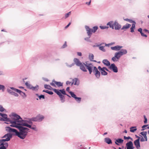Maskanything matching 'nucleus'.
Here are the masks:
<instances>
[{
	"mask_svg": "<svg viewBox=\"0 0 149 149\" xmlns=\"http://www.w3.org/2000/svg\"><path fill=\"white\" fill-rule=\"evenodd\" d=\"M8 122L11 124L10 125V127L17 128L19 130V132L16 129L12 128L9 126L6 127V130L9 133L5 134L1 137L2 138L5 139H0V149H7L8 144L6 142L9 141L13 136H17L22 139H24L29 130L27 127L22 126L20 124L15 121L11 120L10 118V121Z\"/></svg>",
	"mask_w": 149,
	"mask_h": 149,
	"instance_id": "f257e3e1",
	"label": "nucleus"
},
{
	"mask_svg": "<svg viewBox=\"0 0 149 149\" xmlns=\"http://www.w3.org/2000/svg\"><path fill=\"white\" fill-rule=\"evenodd\" d=\"M107 25L109 26V27L112 29H114H114L115 30H119L121 27V25L116 21H115L114 23L113 21H110L107 24Z\"/></svg>",
	"mask_w": 149,
	"mask_h": 149,
	"instance_id": "f03ea898",
	"label": "nucleus"
},
{
	"mask_svg": "<svg viewBox=\"0 0 149 149\" xmlns=\"http://www.w3.org/2000/svg\"><path fill=\"white\" fill-rule=\"evenodd\" d=\"M73 61L74 64H75L77 66H79L80 69L82 71L84 72H87V70L84 66L83 63H81L78 59L76 58H74Z\"/></svg>",
	"mask_w": 149,
	"mask_h": 149,
	"instance_id": "7ed1b4c3",
	"label": "nucleus"
},
{
	"mask_svg": "<svg viewBox=\"0 0 149 149\" xmlns=\"http://www.w3.org/2000/svg\"><path fill=\"white\" fill-rule=\"evenodd\" d=\"M85 28L87 32V33L89 35H92V33H95L98 29L97 26H95L93 27V29L90 28L89 26H86Z\"/></svg>",
	"mask_w": 149,
	"mask_h": 149,
	"instance_id": "20e7f679",
	"label": "nucleus"
},
{
	"mask_svg": "<svg viewBox=\"0 0 149 149\" xmlns=\"http://www.w3.org/2000/svg\"><path fill=\"white\" fill-rule=\"evenodd\" d=\"M12 116L14 117L13 118V121H15L19 124H20L21 125L22 122V120H23L21 117L17 114L15 113H13L12 114Z\"/></svg>",
	"mask_w": 149,
	"mask_h": 149,
	"instance_id": "39448f33",
	"label": "nucleus"
},
{
	"mask_svg": "<svg viewBox=\"0 0 149 149\" xmlns=\"http://www.w3.org/2000/svg\"><path fill=\"white\" fill-rule=\"evenodd\" d=\"M44 118V117L43 116L39 114L35 117L31 118V120L33 121L40 122Z\"/></svg>",
	"mask_w": 149,
	"mask_h": 149,
	"instance_id": "423d86ee",
	"label": "nucleus"
},
{
	"mask_svg": "<svg viewBox=\"0 0 149 149\" xmlns=\"http://www.w3.org/2000/svg\"><path fill=\"white\" fill-rule=\"evenodd\" d=\"M85 63H83L84 66L86 67V69L89 71V74H91L92 72V66L93 65L92 63H88L86 62Z\"/></svg>",
	"mask_w": 149,
	"mask_h": 149,
	"instance_id": "0eeeda50",
	"label": "nucleus"
},
{
	"mask_svg": "<svg viewBox=\"0 0 149 149\" xmlns=\"http://www.w3.org/2000/svg\"><path fill=\"white\" fill-rule=\"evenodd\" d=\"M54 92L56 93L60 98V100L63 103L65 101V98L64 95L62 94L60 92L58 91V90L55 89L54 90Z\"/></svg>",
	"mask_w": 149,
	"mask_h": 149,
	"instance_id": "6e6552de",
	"label": "nucleus"
},
{
	"mask_svg": "<svg viewBox=\"0 0 149 149\" xmlns=\"http://www.w3.org/2000/svg\"><path fill=\"white\" fill-rule=\"evenodd\" d=\"M10 88L19 93L23 98H25L26 97L25 93L20 90L16 89L14 87H10Z\"/></svg>",
	"mask_w": 149,
	"mask_h": 149,
	"instance_id": "1a4fd4ad",
	"label": "nucleus"
},
{
	"mask_svg": "<svg viewBox=\"0 0 149 149\" xmlns=\"http://www.w3.org/2000/svg\"><path fill=\"white\" fill-rule=\"evenodd\" d=\"M63 83H61L60 81H57L54 79L53 80L52 82L50 84L52 86L56 87L55 84L58 87H60L63 86Z\"/></svg>",
	"mask_w": 149,
	"mask_h": 149,
	"instance_id": "9d476101",
	"label": "nucleus"
},
{
	"mask_svg": "<svg viewBox=\"0 0 149 149\" xmlns=\"http://www.w3.org/2000/svg\"><path fill=\"white\" fill-rule=\"evenodd\" d=\"M69 93L70 94L71 97L74 98L78 103H79L80 102L81 100V97H77L76 95L73 92L70 91L69 92Z\"/></svg>",
	"mask_w": 149,
	"mask_h": 149,
	"instance_id": "9b49d317",
	"label": "nucleus"
},
{
	"mask_svg": "<svg viewBox=\"0 0 149 149\" xmlns=\"http://www.w3.org/2000/svg\"><path fill=\"white\" fill-rule=\"evenodd\" d=\"M109 68L112 70L114 72L116 73L118 72V68L114 63L111 64L109 66Z\"/></svg>",
	"mask_w": 149,
	"mask_h": 149,
	"instance_id": "f8f14e48",
	"label": "nucleus"
},
{
	"mask_svg": "<svg viewBox=\"0 0 149 149\" xmlns=\"http://www.w3.org/2000/svg\"><path fill=\"white\" fill-rule=\"evenodd\" d=\"M32 121V120H31V118L29 119V120H22V122L21 124V125L23 127L25 126L26 127V126L24 125V124H29L30 125H31V126L33 125V122Z\"/></svg>",
	"mask_w": 149,
	"mask_h": 149,
	"instance_id": "ddd939ff",
	"label": "nucleus"
},
{
	"mask_svg": "<svg viewBox=\"0 0 149 149\" xmlns=\"http://www.w3.org/2000/svg\"><path fill=\"white\" fill-rule=\"evenodd\" d=\"M126 148L127 149H134L133 143L131 141H130L126 144Z\"/></svg>",
	"mask_w": 149,
	"mask_h": 149,
	"instance_id": "4468645a",
	"label": "nucleus"
},
{
	"mask_svg": "<svg viewBox=\"0 0 149 149\" xmlns=\"http://www.w3.org/2000/svg\"><path fill=\"white\" fill-rule=\"evenodd\" d=\"M134 143L137 149H141L140 140H135Z\"/></svg>",
	"mask_w": 149,
	"mask_h": 149,
	"instance_id": "2eb2a0df",
	"label": "nucleus"
},
{
	"mask_svg": "<svg viewBox=\"0 0 149 149\" xmlns=\"http://www.w3.org/2000/svg\"><path fill=\"white\" fill-rule=\"evenodd\" d=\"M124 140L121 138H118L115 140V143L117 146H120L119 144L123 143Z\"/></svg>",
	"mask_w": 149,
	"mask_h": 149,
	"instance_id": "dca6fc26",
	"label": "nucleus"
},
{
	"mask_svg": "<svg viewBox=\"0 0 149 149\" xmlns=\"http://www.w3.org/2000/svg\"><path fill=\"white\" fill-rule=\"evenodd\" d=\"M26 126V127H27L29 128L32 129L36 131H38V129L36 127V126L35 125H33V127H32L31 125H30L29 124H24Z\"/></svg>",
	"mask_w": 149,
	"mask_h": 149,
	"instance_id": "f3484780",
	"label": "nucleus"
},
{
	"mask_svg": "<svg viewBox=\"0 0 149 149\" xmlns=\"http://www.w3.org/2000/svg\"><path fill=\"white\" fill-rule=\"evenodd\" d=\"M123 47L122 46L119 45H116L114 47H111V49L113 50L119 51Z\"/></svg>",
	"mask_w": 149,
	"mask_h": 149,
	"instance_id": "a211bd4d",
	"label": "nucleus"
},
{
	"mask_svg": "<svg viewBox=\"0 0 149 149\" xmlns=\"http://www.w3.org/2000/svg\"><path fill=\"white\" fill-rule=\"evenodd\" d=\"M0 116H2L3 118L6 120L7 122L10 121V118H8L7 115L6 114L0 113Z\"/></svg>",
	"mask_w": 149,
	"mask_h": 149,
	"instance_id": "6ab92c4d",
	"label": "nucleus"
},
{
	"mask_svg": "<svg viewBox=\"0 0 149 149\" xmlns=\"http://www.w3.org/2000/svg\"><path fill=\"white\" fill-rule=\"evenodd\" d=\"M104 140V141L108 144H111L112 143L111 139L108 137L106 138Z\"/></svg>",
	"mask_w": 149,
	"mask_h": 149,
	"instance_id": "aec40b11",
	"label": "nucleus"
},
{
	"mask_svg": "<svg viewBox=\"0 0 149 149\" xmlns=\"http://www.w3.org/2000/svg\"><path fill=\"white\" fill-rule=\"evenodd\" d=\"M102 63L107 66H109L110 65V62L107 59H104L102 61Z\"/></svg>",
	"mask_w": 149,
	"mask_h": 149,
	"instance_id": "412c9836",
	"label": "nucleus"
},
{
	"mask_svg": "<svg viewBox=\"0 0 149 149\" xmlns=\"http://www.w3.org/2000/svg\"><path fill=\"white\" fill-rule=\"evenodd\" d=\"M122 56V55L119 51L116 52L115 53L114 56L116 58L118 59H119Z\"/></svg>",
	"mask_w": 149,
	"mask_h": 149,
	"instance_id": "4be33fe9",
	"label": "nucleus"
},
{
	"mask_svg": "<svg viewBox=\"0 0 149 149\" xmlns=\"http://www.w3.org/2000/svg\"><path fill=\"white\" fill-rule=\"evenodd\" d=\"M138 31L141 34V36H143V37H147V35H146V34H144L143 32V31H142V29L141 28H139L138 29Z\"/></svg>",
	"mask_w": 149,
	"mask_h": 149,
	"instance_id": "5701e85b",
	"label": "nucleus"
},
{
	"mask_svg": "<svg viewBox=\"0 0 149 149\" xmlns=\"http://www.w3.org/2000/svg\"><path fill=\"white\" fill-rule=\"evenodd\" d=\"M95 73L94 74L96 77L97 79H99L100 76V72L98 70H97L95 72Z\"/></svg>",
	"mask_w": 149,
	"mask_h": 149,
	"instance_id": "b1692460",
	"label": "nucleus"
},
{
	"mask_svg": "<svg viewBox=\"0 0 149 149\" xmlns=\"http://www.w3.org/2000/svg\"><path fill=\"white\" fill-rule=\"evenodd\" d=\"M131 25L130 24L127 23L125 25H124L122 28L121 29V30H124V29H127L130 28Z\"/></svg>",
	"mask_w": 149,
	"mask_h": 149,
	"instance_id": "393cba45",
	"label": "nucleus"
},
{
	"mask_svg": "<svg viewBox=\"0 0 149 149\" xmlns=\"http://www.w3.org/2000/svg\"><path fill=\"white\" fill-rule=\"evenodd\" d=\"M44 88L49 90H53L54 91V90L55 89L53 88L52 87L49 85L45 84L44 85Z\"/></svg>",
	"mask_w": 149,
	"mask_h": 149,
	"instance_id": "a878e982",
	"label": "nucleus"
},
{
	"mask_svg": "<svg viewBox=\"0 0 149 149\" xmlns=\"http://www.w3.org/2000/svg\"><path fill=\"white\" fill-rule=\"evenodd\" d=\"M79 80L78 78H75L72 79V81L74 83V85H77L78 86L79 84V82H77V81H78Z\"/></svg>",
	"mask_w": 149,
	"mask_h": 149,
	"instance_id": "bb28decb",
	"label": "nucleus"
},
{
	"mask_svg": "<svg viewBox=\"0 0 149 149\" xmlns=\"http://www.w3.org/2000/svg\"><path fill=\"white\" fill-rule=\"evenodd\" d=\"M136 126H132L130 128V131L132 132H134L136 131L137 129Z\"/></svg>",
	"mask_w": 149,
	"mask_h": 149,
	"instance_id": "cd10ccee",
	"label": "nucleus"
},
{
	"mask_svg": "<svg viewBox=\"0 0 149 149\" xmlns=\"http://www.w3.org/2000/svg\"><path fill=\"white\" fill-rule=\"evenodd\" d=\"M39 89V86L38 85H36L34 87L33 86L31 88V89L33 91H37Z\"/></svg>",
	"mask_w": 149,
	"mask_h": 149,
	"instance_id": "c85d7f7f",
	"label": "nucleus"
},
{
	"mask_svg": "<svg viewBox=\"0 0 149 149\" xmlns=\"http://www.w3.org/2000/svg\"><path fill=\"white\" fill-rule=\"evenodd\" d=\"M119 52L122 56L124 54H126L127 53V50L125 49H121Z\"/></svg>",
	"mask_w": 149,
	"mask_h": 149,
	"instance_id": "c756f323",
	"label": "nucleus"
},
{
	"mask_svg": "<svg viewBox=\"0 0 149 149\" xmlns=\"http://www.w3.org/2000/svg\"><path fill=\"white\" fill-rule=\"evenodd\" d=\"M135 24L134 23H133L132 24V27L130 28V32L132 33H133L134 32V29L135 27Z\"/></svg>",
	"mask_w": 149,
	"mask_h": 149,
	"instance_id": "7c9ffc66",
	"label": "nucleus"
},
{
	"mask_svg": "<svg viewBox=\"0 0 149 149\" xmlns=\"http://www.w3.org/2000/svg\"><path fill=\"white\" fill-rule=\"evenodd\" d=\"M58 91H59L62 94L64 95H66V93L65 89L64 88H63L62 89L58 90Z\"/></svg>",
	"mask_w": 149,
	"mask_h": 149,
	"instance_id": "2f4dec72",
	"label": "nucleus"
},
{
	"mask_svg": "<svg viewBox=\"0 0 149 149\" xmlns=\"http://www.w3.org/2000/svg\"><path fill=\"white\" fill-rule=\"evenodd\" d=\"M88 36V37L85 38H84V40L87 42H91V41L90 40L89 38H91V36L92 35H89L88 34H87Z\"/></svg>",
	"mask_w": 149,
	"mask_h": 149,
	"instance_id": "473e14b6",
	"label": "nucleus"
},
{
	"mask_svg": "<svg viewBox=\"0 0 149 149\" xmlns=\"http://www.w3.org/2000/svg\"><path fill=\"white\" fill-rule=\"evenodd\" d=\"M124 20L127 22H129L131 23H134L135 24H136V23L135 22V21L128 18L124 19Z\"/></svg>",
	"mask_w": 149,
	"mask_h": 149,
	"instance_id": "72a5a7b5",
	"label": "nucleus"
},
{
	"mask_svg": "<svg viewBox=\"0 0 149 149\" xmlns=\"http://www.w3.org/2000/svg\"><path fill=\"white\" fill-rule=\"evenodd\" d=\"M25 84L27 88H29V89H31V88L32 87V85L29 84L27 82H26L25 83Z\"/></svg>",
	"mask_w": 149,
	"mask_h": 149,
	"instance_id": "f704fd0d",
	"label": "nucleus"
},
{
	"mask_svg": "<svg viewBox=\"0 0 149 149\" xmlns=\"http://www.w3.org/2000/svg\"><path fill=\"white\" fill-rule=\"evenodd\" d=\"M11 89L10 88V89L9 88H7V91L8 93L11 95H12L13 94L14 92H13L12 90H11Z\"/></svg>",
	"mask_w": 149,
	"mask_h": 149,
	"instance_id": "c9c22d12",
	"label": "nucleus"
},
{
	"mask_svg": "<svg viewBox=\"0 0 149 149\" xmlns=\"http://www.w3.org/2000/svg\"><path fill=\"white\" fill-rule=\"evenodd\" d=\"M101 74L102 75H106L107 74V72L104 69H103L101 71Z\"/></svg>",
	"mask_w": 149,
	"mask_h": 149,
	"instance_id": "e433bc0d",
	"label": "nucleus"
},
{
	"mask_svg": "<svg viewBox=\"0 0 149 149\" xmlns=\"http://www.w3.org/2000/svg\"><path fill=\"white\" fill-rule=\"evenodd\" d=\"M148 125H144L142 126L141 128L142 129L141 130V131H143L145 130H146V127L148 126Z\"/></svg>",
	"mask_w": 149,
	"mask_h": 149,
	"instance_id": "4c0bfd02",
	"label": "nucleus"
},
{
	"mask_svg": "<svg viewBox=\"0 0 149 149\" xmlns=\"http://www.w3.org/2000/svg\"><path fill=\"white\" fill-rule=\"evenodd\" d=\"M5 88V87L4 85L0 84V90H1L3 92Z\"/></svg>",
	"mask_w": 149,
	"mask_h": 149,
	"instance_id": "58836bf2",
	"label": "nucleus"
},
{
	"mask_svg": "<svg viewBox=\"0 0 149 149\" xmlns=\"http://www.w3.org/2000/svg\"><path fill=\"white\" fill-rule=\"evenodd\" d=\"M99 49L100 50H101L103 52H106V50L104 49V46H99Z\"/></svg>",
	"mask_w": 149,
	"mask_h": 149,
	"instance_id": "ea45409f",
	"label": "nucleus"
},
{
	"mask_svg": "<svg viewBox=\"0 0 149 149\" xmlns=\"http://www.w3.org/2000/svg\"><path fill=\"white\" fill-rule=\"evenodd\" d=\"M124 139L125 140H128V139H130L132 141L133 140V139L130 136H128L127 137L125 136H124Z\"/></svg>",
	"mask_w": 149,
	"mask_h": 149,
	"instance_id": "a19ab883",
	"label": "nucleus"
},
{
	"mask_svg": "<svg viewBox=\"0 0 149 149\" xmlns=\"http://www.w3.org/2000/svg\"><path fill=\"white\" fill-rule=\"evenodd\" d=\"M89 58L91 61H92L94 59V55L92 54H90L89 55Z\"/></svg>",
	"mask_w": 149,
	"mask_h": 149,
	"instance_id": "79ce46f5",
	"label": "nucleus"
},
{
	"mask_svg": "<svg viewBox=\"0 0 149 149\" xmlns=\"http://www.w3.org/2000/svg\"><path fill=\"white\" fill-rule=\"evenodd\" d=\"M140 134L143 136V137H144V138H145V141H147V138L146 135L143 134V133L142 132H141L140 133Z\"/></svg>",
	"mask_w": 149,
	"mask_h": 149,
	"instance_id": "37998d69",
	"label": "nucleus"
},
{
	"mask_svg": "<svg viewBox=\"0 0 149 149\" xmlns=\"http://www.w3.org/2000/svg\"><path fill=\"white\" fill-rule=\"evenodd\" d=\"M4 111H6V109L3 107L1 105H0V111L3 112Z\"/></svg>",
	"mask_w": 149,
	"mask_h": 149,
	"instance_id": "c03bdc74",
	"label": "nucleus"
},
{
	"mask_svg": "<svg viewBox=\"0 0 149 149\" xmlns=\"http://www.w3.org/2000/svg\"><path fill=\"white\" fill-rule=\"evenodd\" d=\"M38 98L40 100L41 99H44L45 98V96L41 94L40 95V96H39Z\"/></svg>",
	"mask_w": 149,
	"mask_h": 149,
	"instance_id": "a18cd8bd",
	"label": "nucleus"
},
{
	"mask_svg": "<svg viewBox=\"0 0 149 149\" xmlns=\"http://www.w3.org/2000/svg\"><path fill=\"white\" fill-rule=\"evenodd\" d=\"M100 27L102 29H108L109 28L108 26H100Z\"/></svg>",
	"mask_w": 149,
	"mask_h": 149,
	"instance_id": "49530a36",
	"label": "nucleus"
},
{
	"mask_svg": "<svg viewBox=\"0 0 149 149\" xmlns=\"http://www.w3.org/2000/svg\"><path fill=\"white\" fill-rule=\"evenodd\" d=\"M46 93L50 95H52L54 93L53 92L49 91L48 90H47V91H46Z\"/></svg>",
	"mask_w": 149,
	"mask_h": 149,
	"instance_id": "de8ad7c7",
	"label": "nucleus"
},
{
	"mask_svg": "<svg viewBox=\"0 0 149 149\" xmlns=\"http://www.w3.org/2000/svg\"><path fill=\"white\" fill-rule=\"evenodd\" d=\"M70 14L71 12H69L68 13L66 14L65 15V18H67L69 16V15Z\"/></svg>",
	"mask_w": 149,
	"mask_h": 149,
	"instance_id": "09e8293b",
	"label": "nucleus"
},
{
	"mask_svg": "<svg viewBox=\"0 0 149 149\" xmlns=\"http://www.w3.org/2000/svg\"><path fill=\"white\" fill-rule=\"evenodd\" d=\"M67 46V42L66 41L65 42L64 44L62 46V48H64L66 47Z\"/></svg>",
	"mask_w": 149,
	"mask_h": 149,
	"instance_id": "8fccbe9b",
	"label": "nucleus"
},
{
	"mask_svg": "<svg viewBox=\"0 0 149 149\" xmlns=\"http://www.w3.org/2000/svg\"><path fill=\"white\" fill-rule=\"evenodd\" d=\"M97 69L95 66L93 67V71L94 73L97 70Z\"/></svg>",
	"mask_w": 149,
	"mask_h": 149,
	"instance_id": "3c124183",
	"label": "nucleus"
},
{
	"mask_svg": "<svg viewBox=\"0 0 149 149\" xmlns=\"http://www.w3.org/2000/svg\"><path fill=\"white\" fill-rule=\"evenodd\" d=\"M66 65L67 66L69 67H71L72 66H73L74 65V63H72L70 65H68L67 63H66Z\"/></svg>",
	"mask_w": 149,
	"mask_h": 149,
	"instance_id": "603ef678",
	"label": "nucleus"
},
{
	"mask_svg": "<svg viewBox=\"0 0 149 149\" xmlns=\"http://www.w3.org/2000/svg\"><path fill=\"white\" fill-rule=\"evenodd\" d=\"M116 58L115 57V56H114V57H113L112 58L111 60L112 61H113V62H115L117 61H118L117 60H116Z\"/></svg>",
	"mask_w": 149,
	"mask_h": 149,
	"instance_id": "864d4df0",
	"label": "nucleus"
},
{
	"mask_svg": "<svg viewBox=\"0 0 149 149\" xmlns=\"http://www.w3.org/2000/svg\"><path fill=\"white\" fill-rule=\"evenodd\" d=\"M103 69L104 70H106V71L109 72H111L106 67H103Z\"/></svg>",
	"mask_w": 149,
	"mask_h": 149,
	"instance_id": "5fc2aeb1",
	"label": "nucleus"
},
{
	"mask_svg": "<svg viewBox=\"0 0 149 149\" xmlns=\"http://www.w3.org/2000/svg\"><path fill=\"white\" fill-rule=\"evenodd\" d=\"M12 95H13L15 97H18L19 96V95L17 93H16L15 92H14Z\"/></svg>",
	"mask_w": 149,
	"mask_h": 149,
	"instance_id": "6e6d98bb",
	"label": "nucleus"
},
{
	"mask_svg": "<svg viewBox=\"0 0 149 149\" xmlns=\"http://www.w3.org/2000/svg\"><path fill=\"white\" fill-rule=\"evenodd\" d=\"M135 136L136 137V138H137V139L135 140H140V139L141 138L139 136H138L137 135H135Z\"/></svg>",
	"mask_w": 149,
	"mask_h": 149,
	"instance_id": "4d7b16f0",
	"label": "nucleus"
},
{
	"mask_svg": "<svg viewBox=\"0 0 149 149\" xmlns=\"http://www.w3.org/2000/svg\"><path fill=\"white\" fill-rule=\"evenodd\" d=\"M0 121H5L7 122L6 120H5L3 118L0 117Z\"/></svg>",
	"mask_w": 149,
	"mask_h": 149,
	"instance_id": "13d9d810",
	"label": "nucleus"
},
{
	"mask_svg": "<svg viewBox=\"0 0 149 149\" xmlns=\"http://www.w3.org/2000/svg\"><path fill=\"white\" fill-rule=\"evenodd\" d=\"M98 69L101 71L103 69V68H102L100 66H99L98 67Z\"/></svg>",
	"mask_w": 149,
	"mask_h": 149,
	"instance_id": "bf43d9fd",
	"label": "nucleus"
},
{
	"mask_svg": "<svg viewBox=\"0 0 149 149\" xmlns=\"http://www.w3.org/2000/svg\"><path fill=\"white\" fill-rule=\"evenodd\" d=\"M42 79L45 81H49V80L47 78L43 77Z\"/></svg>",
	"mask_w": 149,
	"mask_h": 149,
	"instance_id": "052dcab7",
	"label": "nucleus"
},
{
	"mask_svg": "<svg viewBox=\"0 0 149 149\" xmlns=\"http://www.w3.org/2000/svg\"><path fill=\"white\" fill-rule=\"evenodd\" d=\"M71 83V82H70L69 81H67L66 82V84L67 85H69V84H70Z\"/></svg>",
	"mask_w": 149,
	"mask_h": 149,
	"instance_id": "680f3d73",
	"label": "nucleus"
},
{
	"mask_svg": "<svg viewBox=\"0 0 149 149\" xmlns=\"http://www.w3.org/2000/svg\"><path fill=\"white\" fill-rule=\"evenodd\" d=\"M140 140L141 142H143L145 141V139H144V138H143V137H142V138Z\"/></svg>",
	"mask_w": 149,
	"mask_h": 149,
	"instance_id": "e2e57ef3",
	"label": "nucleus"
},
{
	"mask_svg": "<svg viewBox=\"0 0 149 149\" xmlns=\"http://www.w3.org/2000/svg\"><path fill=\"white\" fill-rule=\"evenodd\" d=\"M148 120L147 119H144V124H146L147 123Z\"/></svg>",
	"mask_w": 149,
	"mask_h": 149,
	"instance_id": "0e129e2a",
	"label": "nucleus"
},
{
	"mask_svg": "<svg viewBox=\"0 0 149 149\" xmlns=\"http://www.w3.org/2000/svg\"><path fill=\"white\" fill-rule=\"evenodd\" d=\"M71 24V23L70 22L66 26H65V28L66 29V28H67Z\"/></svg>",
	"mask_w": 149,
	"mask_h": 149,
	"instance_id": "69168bd1",
	"label": "nucleus"
},
{
	"mask_svg": "<svg viewBox=\"0 0 149 149\" xmlns=\"http://www.w3.org/2000/svg\"><path fill=\"white\" fill-rule=\"evenodd\" d=\"M77 54L78 55L81 56L82 55V53L81 52H77Z\"/></svg>",
	"mask_w": 149,
	"mask_h": 149,
	"instance_id": "338daca9",
	"label": "nucleus"
},
{
	"mask_svg": "<svg viewBox=\"0 0 149 149\" xmlns=\"http://www.w3.org/2000/svg\"><path fill=\"white\" fill-rule=\"evenodd\" d=\"M70 87H68L66 88V91H68L69 93V92H70V91H70Z\"/></svg>",
	"mask_w": 149,
	"mask_h": 149,
	"instance_id": "774afa93",
	"label": "nucleus"
}]
</instances>
